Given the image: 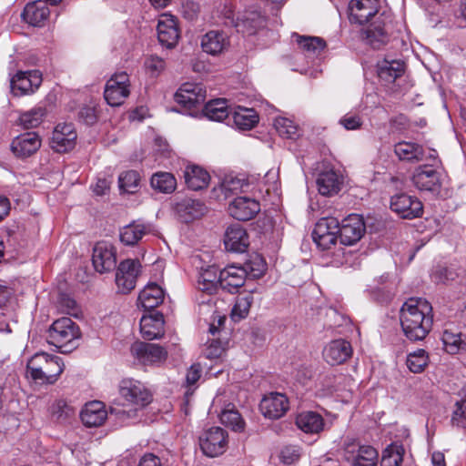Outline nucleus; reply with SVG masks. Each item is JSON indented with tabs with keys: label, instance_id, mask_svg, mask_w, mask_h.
<instances>
[{
	"label": "nucleus",
	"instance_id": "obj_40",
	"mask_svg": "<svg viewBox=\"0 0 466 466\" xmlns=\"http://www.w3.org/2000/svg\"><path fill=\"white\" fill-rule=\"evenodd\" d=\"M233 122L239 129H251L258 122V116L253 108L238 106L231 109Z\"/></svg>",
	"mask_w": 466,
	"mask_h": 466
},
{
	"label": "nucleus",
	"instance_id": "obj_16",
	"mask_svg": "<svg viewBox=\"0 0 466 466\" xmlns=\"http://www.w3.org/2000/svg\"><path fill=\"white\" fill-rule=\"evenodd\" d=\"M131 352L143 364H158L167 357V350L154 343L136 342Z\"/></svg>",
	"mask_w": 466,
	"mask_h": 466
},
{
	"label": "nucleus",
	"instance_id": "obj_21",
	"mask_svg": "<svg viewBox=\"0 0 466 466\" xmlns=\"http://www.w3.org/2000/svg\"><path fill=\"white\" fill-rule=\"evenodd\" d=\"M345 459L351 466H376L378 452L371 446L348 445L345 449Z\"/></svg>",
	"mask_w": 466,
	"mask_h": 466
},
{
	"label": "nucleus",
	"instance_id": "obj_18",
	"mask_svg": "<svg viewBox=\"0 0 466 466\" xmlns=\"http://www.w3.org/2000/svg\"><path fill=\"white\" fill-rule=\"evenodd\" d=\"M42 83L39 71L18 72L11 79V90L15 96H24L33 93Z\"/></svg>",
	"mask_w": 466,
	"mask_h": 466
},
{
	"label": "nucleus",
	"instance_id": "obj_2",
	"mask_svg": "<svg viewBox=\"0 0 466 466\" xmlns=\"http://www.w3.org/2000/svg\"><path fill=\"white\" fill-rule=\"evenodd\" d=\"M431 304L420 298H410L400 309V325L405 336L413 341L422 340L432 327Z\"/></svg>",
	"mask_w": 466,
	"mask_h": 466
},
{
	"label": "nucleus",
	"instance_id": "obj_63",
	"mask_svg": "<svg viewBox=\"0 0 466 466\" xmlns=\"http://www.w3.org/2000/svg\"><path fill=\"white\" fill-rule=\"evenodd\" d=\"M111 181L106 178H98L95 186L93 187L94 192L98 196L105 195L110 187Z\"/></svg>",
	"mask_w": 466,
	"mask_h": 466
},
{
	"label": "nucleus",
	"instance_id": "obj_46",
	"mask_svg": "<svg viewBox=\"0 0 466 466\" xmlns=\"http://www.w3.org/2000/svg\"><path fill=\"white\" fill-rule=\"evenodd\" d=\"M53 419L59 423H66L76 414V410L63 400H56L51 406Z\"/></svg>",
	"mask_w": 466,
	"mask_h": 466
},
{
	"label": "nucleus",
	"instance_id": "obj_52",
	"mask_svg": "<svg viewBox=\"0 0 466 466\" xmlns=\"http://www.w3.org/2000/svg\"><path fill=\"white\" fill-rule=\"evenodd\" d=\"M244 187H247V184H245L243 179L229 177L223 180L219 190L224 194L225 198H227L233 194L242 191Z\"/></svg>",
	"mask_w": 466,
	"mask_h": 466
},
{
	"label": "nucleus",
	"instance_id": "obj_39",
	"mask_svg": "<svg viewBox=\"0 0 466 466\" xmlns=\"http://www.w3.org/2000/svg\"><path fill=\"white\" fill-rule=\"evenodd\" d=\"M206 117L213 121H223L231 113L226 99L218 98L209 101L202 109Z\"/></svg>",
	"mask_w": 466,
	"mask_h": 466
},
{
	"label": "nucleus",
	"instance_id": "obj_36",
	"mask_svg": "<svg viewBox=\"0 0 466 466\" xmlns=\"http://www.w3.org/2000/svg\"><path fill=\"white\" fill-rule=\"evenodd\" d=\"M297 426L306 433H319L323 430L324 420L317 412L305 411L299 413L296 418Z\"/></svg>",
	"mask_w": 466,
	"mask_h": 466
},
{
	"label": "nucleus",
	"instance_id": "obj_30",
	"mask_svg": "<svg viewBox=\"0 0 466 466\" xmlns=\"http://www.w3.org/2000/svg\"><path fill=\"white\" fill-rule=\"evenodd\" d=\"M342 184L343 177L332 169L321 172L317 179L318 190L323 196L338 194Z\"/></svg>",
	"mask_w": 466,
	"mask_h": 466
},
{
	"label": "nucleus",
	"instance_id": "obj_10",
	"mask_svg": "<svg viewBox=\"0 0 466 466\" xmlns=\"http://www.w3.org/2000/svg\"><path fill=\"white\" fill-rule=\"evenodd\" d=\"M390 209L402 218L412 219L421 216L423 206L417 198L401 193L391 198Z\"/></svg>",
	"mask_w": 466,
	"mask_h": 466
},
{
	"label": "nucleus",
	"instance_id": "obj_60",
	"mask_svg": "<svg viewBox=\"0 0 466 466\" xmlns=\"http://www.w3.org/2000/svg\"><path fill=\"white\" fill-rule=\"evenodd\" d=\"M60 306L63 308V309L70 315L76 316L77 314V308L76 301L66 295L61 296L60 298Z\"/></svg>",
	"mask_w": 466,
	"mask_h": 466
},
{
	"label": "nucleus",
	"instance_id": "obj_64",
	"mask_svg": "<svg viewBox=\"0 0 466 466\" xmlns=\"http://www.w3.org/2000/svg\"><path fill=\"white\" fill-rule=\"evenodd\" d=\"M456 18L460 26H466V0H460V7Z\"/></svg>",
	"mask_w": 466,
	"mask_h": 466
},
{
	"label": "nucleus",
	"instance_id": "obj_47",
	"mask_svg": "<svg viewBox=\"0 0 466 466\" xmlns=\"http://www.w3.org/2000/svg\"><path fill=\"white\" fill-rule=\"evenodd\" d=\"M404 448L401 445H390L383 451L380 466H401Z\"/></svg>",
	"mask_w": 466,
	"mask_h": 466
},
{
	"label": "nucleus",
	"instance_id": "obj_23",
	"mask_svg": "<svg viewBox=\"0 0 466 466\" xmlns=\"http://www.w3.org/2000/svg\"><path fill=\"white\" fill-rule=\"evenodd\" d=\"M352 354V348L345 339H334L323 350L324 360L330 365H339L345 362Z\"/></svg>",
	"mask_w": 466,
	"mask_h": 466
},
{
	"label": "nucleus",
	"instance_id": "obj_22",
	"mask_svg": "<svg viewBox=\"0 0 466 466\" xmlns=\"http://www.w3.org/2000/svg\"><path fill=\"white\" fill-rule=\"evenodd\" d=\"M260 211V204L248 197H238L228 206L229 214L238 220H249Z\"/></svg>",
	"mask_w": 466,
	"mask_h": 466
},
{
	"label": "nucleus",
	"instance_id": "obj_38",
	"mask_svg": "<svg viewBox=\"0 0 466 466\" xmlns=\"http://www.w3.org/2000/svg\"><path fill=\"white\" fill-rule=\"evenodd\" d=\"M151 228L149 225L133 222L124 227L120 231V240L125 245H136L142 238L149 233Z\"/></svg>",
	"mask_w": 466,
	"mask_h": 466
},
{
	"label": "nucleus",
	"instance_id": "obj_33",
	"mask_svg": "<svg viewBox=\"0 0 466 466\" xmlns=\"http://www.w3.org/2000/svg\"><path fill=\"white\" fill-rule=\"evenodd\" d=\"M405 71V65L400 60L384 59L378 63V76L385 84H391L400 77Z\"/></svg>",
	"mask_w": 466,
	"mask_h": 466
},
{
	"label": "nucleus",
	"instance_id": "obj_41",
	"mask_svg": "<svg viewBox=\"0 0 466 466\" xmlns=\"http://www.w3.org/2000/svg\"><path fill=\"white\" fill-rule=\"evenodd\" d=\"M255 292L254 291H243L239 293L236 299V302L231 310V317L235 320H240L245 319L250 309L252 303L254 302Z\"/></svg>",
	"mask_w": 466,
	"mask_h": 466
},
{
	"label": "nucleus",
	"instance_id": "obj_34",
	"mask_svg": "<svg viewBox=\"0 0 466 466\" xmlns=\"http://www.w3.org/2000/svg\"><path fill=\"white\" fill-rule=\"evenodd\" d=\"M394 153L400 160L420 162L427 160L421 146L412 142L401 141L394 146Z\"/></svg>",
	"mask_w": 466,
	"mask_h": 466
},
{
	"label": "nucleus",
	"instance_id": "obj_37",
	"mask_svg": "<svg viewBox=\"0 0 466 466\" xmlns=\"http://www.w3.org/2000/svg\"><path fill=\"white\" fill-rule=\"evenodd\" d=\"M164 299V291L161 287L156 283L147 285L139 293L138 301L145 309H152L162 303Z\"/></svg>",
	"mask_w": 466,
	"mask_h": 466
},
{
	"label": "nucleus",
	"instance_id": "obj_6",
	"mask_svg": "<svg viewBox=\"0 0 466 466\" xmlns=\"http://www.w3.org/2000/svg\"><path fill=\"white\" fill-rule=\"evenodd\" d=\"M129 76L126 72L113 75L106 82L104 97L111 106H119L129 96Z\"/></svg>",
	"mask_w": 466,
	"mask_h": 466
},
{
	"label": "nucleus",
	"instance_id": "obj_59",
	"mask_svg": "<svg viewBox=\"0 0 466 466\" xmlns=\"http://www.w3.org/2000/svg\"><path fill=\"white\" fill-rule=\"evenodd\" d=\"M223 352L224 348L222 347L221 342L212 339L206 350V356L208 359H217L219 358Z\"/></svg>",
	"mask_w": 466,
	"mask_h": 466
},
{
	"label": "nucleus",
	"instance_id": "obj_13",
	"mask_svg": "<svg viewBox=\"0 0 466 466\" xmlns=\"http://www.w3.org/2000/svg\"><path fill=\"white\" fill-rule=\"evenodd\" d=\"M119 393L127 401L144 407L151 401V394L138 380L126 379L121 381Z\"/></svg>",
	"mask_w": 466,
	"mask_h": 466
},
{
	"label": "nucleus",
	"instance_id": "obj_27",
	"mask_svg": "<svg viewBox=\"0 0 466 466\" xmlns=\"http://www.w3.org/2000/svg\"><path fill=\"white\" fill-rule=\"evenodd\" d=\"M164 323L163 315L158 312L143 316L140 319L142 337L147 340L161 338L164 334Z\"/></svg>",
	"mask_w": 466,
	"mask_h": 466
},
{
	"label": "nucleus",
	"instance_id": "obj_28",
	"mask_svg": "<svg viewBox=\"0 0 466 466\" xmlns=\"http://www.w3.org/2000/svg\"><path fill=\"white\" fill-rule=\"evenodd\" d=\"M232 23L238 32L253 35L265 25V17L258 11L250 10L245 11L236 21L232 19Z\"/></svg>",
	"mask_w": 466,
	"mask_h": 466
},
{
	"label": "nucleus",
	"instance_id": "obj_1",
	"mask_svg": "<svg viewBox=\"0 0 466 466\" xmlns=\"http://www.w3.org/2000/svg\"><path fill=\"white\" fill-rule=\"evenodd\" d=\"M380 6V0H351L350 2V20L352 23L363 25L375 17L363 30V36L368 45L373 48H380L389 42L390 15L382 13L378 15Z\"/></svg>",
	"mask_w": 466,
	"mask_h": 466
},
{
	"label": "nucleus",
	"instance_id": "obj_55",
	"mask_svg": "<svg viewBox=\"0 0 466 466\" xmlns=\"http://www.w3.org/2000/svg\"><path fill=\"white\" fill-rule=\"evenodd\" d=\"M456 409L451 417V423L453 426L459 428L466 427V400L457 401Z\"/></svg>",
	"mask_w": 466,
	"mask_h": 466
},
{
	"label": "nucleus",
	"instance_id": "obj_62",
	"mask_svg": "<svg viewBox=\"0 0 466 466\" xmlns=\"http://www.w3.org/2000/svg\"><path fill=\"white\" fill-rule=\"evenodd\" d=\"M137 466H161V460L154 453H146L139 460Z\"/></svg>",
	"mask_w": 466,
	"mask_h": 466
},
{
	"label": "nucleus",
	"instance_id": "obj_57",
	"mask_svg": "<svg viewBox=\"0 0 466 466\" xmlns=\"http://www.w3.org/2000/svg\"><path fill=\"white\" fill-rule=\"evenodd\" d=\"M10 321L16 323L17 320L15 319V314L9 309H5L0 315V332L11 333L12 328Z\"/></svg>",
	"mask_w": 466,
	"mask_h": 466
},
{
	"label": "nucleus",
	"instance_id": "obj_42",
	"mask_svg": "<svg viewBox=\"0 0 466 466\" xmlns=\"http://www.w3.org/2000/svg\"><path fill=\"white\" fill-rule=\"evenodd\" d=\"M118 187L121 194H135L140 187V176L135 170H127L118 176Z\"/></svg>",
	"mask_w": 466,
	"mask_h": 466
},
{
	"label": "nucleus",
	"instance_id": "obj_31",
	"mask_svg": "<svg viewBox=\"0 0 466 466\" xmlns=\"http://www.w3.org/2000/svg\"><path fill=\"white\" fill-rule=\"evenodd\" d=\"M49 13L46 3L42 0H37L25 5L22 13V17L29 25L39 26L47 19Z\"/></svg>",
	"mask_w": 466,
	"mask_h": 466
},
{
	"label": "nucleus",
	"instance_id": "obj_12",
	"mask_svg": "<svg viewBox=\"0 0 466 466\" xmlns=\"http://www.w3.org/2000/svg\"><path fill=\"white\" fill-rule=\"evenodd\" d=\"M340 242L351 246L357 243L364 235L365 224L361 216L351 214L339 225Z\"/></svg>",
	"mask_w": 466,
	"mask_h": 466
},
{
	"label": "nucleus",
	"instance_id": "obj_20",
	"mask_svg": "<svg viewBox=\"0 0 466 466\" xmlns=\"http://www.w3.org/2000/svg\"><path fill=\"white\" fill-rule=\"evenodd\" d=\"M116 261V251L110 243L102 241L94 247L92 262L97 272L110 271L115 268Z\"/></svg>",
	"mask_w": 466,
	"mask_h": 466
},
{
	"label": "nucleus",
	"instance_id": "obj_35",
	"mask_svg": "<svg viewBox=\"0 0 466 466\" xmlns=\"http://www.w3.org/2000/svg\"><path fill=\"white\" fill-rule=\"evenodd\" d=\"M185 182L193 190H200L206 187L209 182V175L202 167L196 165H188L184 171Z\"/></svg>",
	"mask_w": 466,
	"mask_h": 466
},
{
	"label": "nucleus",
	"instance_id": "obj_51",
	"mask_svg": "<svg viewBox=\"0 0 466 466\" xmlns=\"http://www.w3.org/2000/svg\"><path fill=\"white\" fill-rule=\"evenodd\" d=\"M296 37L299 47L310 54H319L326 46V43L320 37L300 35H296Z\"/></svg>",
	"mask_w": 466,
	"mask_h": 466
},
{
	"label": "nucleus",
	"instance_id": "obj_45",
	"mask_svg": "<svg viewBox=\"0 0 466 466\" xmlns=\"http://www.w3.org/2000/svg\"><path fill=\"white\" fill-rule=\"evenodd\" d=\"M151 186L159 192L168 194L176 189L177 180L171 173L158 172L152 176Z\"/></svg>",
	"mask_w": 466,
	"mask_h": 466
},
{
	"label": "nucleus",
	"instance_id": "obj_58",
	"mask_svg": "<svg viewBox=\"0 0 466 466\" xmlns=\"http://www.w3.org/2000/svg\"><path fill=\"white\" fill-rule=\"evenodd\" d=\"M79 118L86 125H93L96 119V110L95 106H86L79 111Z\"/></svg>",
	"mask_w": 466,
	"mask_h": 466
},
{
	"label": "nucleus",
	"instance_id": "obj_32",
	"mask_svg": "<svg viewBox=\"0 0 466 466\" xmlns=\"http://www.w3.org/2000/svg\"><path fill=\"white\" fill-rule=\"evenodd\" d=\"M220 287V271L215 266L202 269L198 277L197 288L208 294L215 293Z\"/></svg>",
	"mask_w": 466,
	"mask_h": 466
},
{
	"label": "nucleus",
	"instance_id": "obj_61",
	"mask_svg": "<svg viewBox=\"0 0 466 466\" xmlns=\"http://www.w3.org/2000/svg\"><path fill=\"white\" fill-rule=\"evenodd\" d=\"M201 367L199 364H193L187 370L186 381L187 386L194 385L200 378Z\"/></svg>",
	"mask_w": 466,
	"mask_h": 466
},
{
	"label": "nucleus",
	"instance_id": "obj_19",
	"mask_svg": "<svg viewBox=\"0 0 466 466\" xmlns=\"http://www.w3.org/2000/svg\"><path fill=\"white\" fill-rule=\"evenodd\" d=\"M259 409L264 417L271 420L279 419L288 410L289 400L284 394L271 392L261 400Z\"/></svg>",
	"mask_w": 466,
	"mask_h": 466
},
{
	"label": "nucleus",
	"instance_id": "obj_43",
	"mask_svg": "<svg viewBox=\"0 0 466 466\" xmlns=\"http://www.w3.org/2000/svg\"><path fill=\"white\" fill-rule=\"evenodd\" d=\"M46 115V109L44 106H35L30 110L20 114L18 123L25 129L38 127Z\"/></svg>",
	"mask_w": 466,
	"mask_h": 466
},
{
	"label": "nucleus",
	"instance_id": "obj_48",
	"mask_svg": "<svg viewBox=\"0 0 466 466\" xmlns=\"http://www.w3.org/2000/svg\"><path fill=\"white\" fill-rule=\"evenodd\" d=\"M428 361L429 356L427 352L420 349L408 354L406 364L411 372L420 373L424 370L425 367L428 365Z\"/></svg>",
	"mask_w": 466,
	"mask_h": 466
},
{
	"label": "nucleus",
	"instance_id": "obj_5",
	"mask_svg": "<svg viewBox=\"0 0 466 466\" xmlns=\"http://www.w3.org/2000/svg\"><path fill=\"white\" fill-rule=\"evenodd\" d=\"M228 434L220 427H211L199 436L202 452L210 458L222 455L228 449Z\"/></svg>",
	"mask_w": 466,
	"mask_h": 466
},
{
	"label": "nucleus",
	"instance_id": "obj_25",
	"mask_svg": "<svg viewBox=\"0 0 466 466\" xmlns=\"http://www.w3.org/2000/svg\"><path fill=\"white\" fill-rule=\"evenodd\" d=\"M224 244L227 249L243 253L248 247V236L242 226L238 224L229 226L225 233Z\"/></svg>",
	"mask_w": 466,
	"mask_h": 466
},
{
	"label": "nucleus",
	"instance_id": "obj_3",
	"mask_svg": "<svg viewBox=\"0 0 466 466\" xmlns=\"http://www.w3.org/2000/svg\"><path fill=\"white\" fill-rule=\"evenodd\" d=\"M65 369L62 359L46 352H37L30 358L26 366V374L39 384L56 383Z\"/></svg>",
	"mask_w": 466,
	"mask_h": 466
},
{
	"label": "nucleus",
	"instance_id": "obj_9",
	"mask_svg": "<svg viewBox=\"0 0 466 466\" xmlns=\"http://www.w3.org/2000/svg\"><path fill=\"white\" fill-rule=\"evenodd\" d=\"M140 268L137 259H126L119 264L116 273V284L119 292L127 294L135 289Z\"/></svg>",
	"mask_w": 466,
	"mask_h": 466
},
{
	"label": "nucleus",
	"instance_id": "obj_17",
	"mask_svg": "<svg viewBox=\"0 0 466 466\" xmlns=\"http://www.w3.org/2000/svg\"><path fill=\"white\" fill-rule=\"evenodd\" d=\"M42 145V139L36 132H26L15 137L11 143V150L20 158L34 155Z\"/></svg>",
	"mask_w": 466,
	"mask_h": 466
},
{
	"label": "nucleus",
	"instance_id": "obj_44",
	"mask_svg": "<svg viewBox=\"0 0 466 466\" xmlns=\"http://www.w3.org/2000/svg\"><path fill=\"white\" fill-rule=\"evenodd\" d=\"M220 421L227 427L231 428L235 431H243L245 429V421L234 406L228 405L220 415Z\"/></svg>",
	"mask_w": 466,
	"mask_h": 466
},
{
	"label": "nucleus",
	"instance_id": "obj_54",
	"mask_svg": "<svg viewBox=\"0 0 466 466\" xmlns=\"http://www.w3.org/2000/svg\"><path fill=\"white\" fill-rule=\"evenodd\" d=\"M339 124L347 130H357L361 127L363 120L360 115L350 112L339 119Z\"/></svg>",
	"mask_w": 466,
	"mask_h": 466
},
{
	"label": "nucleus",
	"instance_id": "obj_11",
	"mask_svg": "<svg viewBox=\"0 0 466 466\" xmlns=\"http://www.w3.org/2000/svg\"><path fill=\"white\" fill-rule=\"evenodd\" d=\"M159 43L167 48H173L178 43L180 31L176 16L165 13L162 14L157 26Z\"/></svg>",
	"mask_w": 466,
	"mask_h": 466
},
{
	"label": "nucleus",
	"instance_id": "obj_8",
	"mask_svg": "<svg viewBox=\"0 0 466 466\" xmlns=\"http://www.w3.org/2000/svg\"><path fill=\"white\" fill-rule=\"evenodd\" d=\"M206 88L202 84L185 83L176 92L175 101L186 109L198 108L206 99Z\"/></svg>",
	"mask_w": 466,
	"mask_h": 466
},
{
	"label": "nucleus",
	"instance_id": "obj_29",
	"mask_svg": "<svg viewBox=\"0 0 466 466\" xmlns=\"http://www.w3.org/2000/svg\"><path fill=\"white\" fill-rule=\"evenodd\" d=\"M229 46L228 35L218 30H211L201 39L202 50L209 55L217 56L224 52Z\"/></svg>",
	"mask_w": 466,
	"mask_h": 466
},
{
	"label": "nucleus",
	"instance_id": "obj_4",
	"mask_svg": "<svg viewBox=\"0 0 466 466\" xmlns=\"http://www.w3.org/2000/svg\"><path fill=\"white\" fill-rule=\"evenodd\" d=\"M80 337L78 326L69 318H61L53 322L48 329L47 341L61 352L71 351L74 342Z\"/></svg>",
	"mask_w": 466,
	"mask_h": 466
},
{
	"label": "nucleus",
	"instance_id": "obj_7",
	"mask_svg": "<svg viewBox=\"0 0 466 466\" xmlns=\"http://www.w3.org/2000/svg\"><path fill=\"white\" fill-rule=\"evenodd\" d=\"M338 233L339 220L333 217L322 218L315 225L312 238L319 248L329 249L336 243Z\"/></svg>",
	"mask_w": 466,
	"mask_h": 466
},
{
	"label": "nucleus",
	"instance_id": "obj_14",
	"mask_svg": "<svg viewBox=\"0 0 466 466\" xmlns=\"http://www.w3.org/2000/svg\"><path fill=\"white\" fill-rule=\"evenodd\" d=\"M76 137L73 124H58L53 131L50 146L56 152L65 153L75 147Z\"/></svg>",
	"mask_w": 466,
	"mask_h": 466
},
{
	"label": "nucleus",
	"instance_id": "obj_56",
	"mask_svg": "<svg viewBox=\"0 0 466 466\" xmlns=\"http://www.w3.org/2000/svg\"><path fill=\"white\" fill-rule=\"evenodd\" d=\"M299 458V450L295 446H287L280 451V460L285 464H291Z\"/></svg>",
	"mask_w": 466,
	"mask_h": 466
},
{
	"label": "nucleus",
	"instance_id": "obj_15",
	"mask_svg": "<svg viewBox=\"0 0 466 466\" xmlns=\"http://www.w3.org/2000/svg\"><path fill=\"white\" fill-rule=\"evenodd\" d=\"M412 183L419 190L437 192L441 187V174L428 165L419 166L412 175Z\"/></svg>",
	"mask_w": 466,
	"mask_h": 466
},
{
	"label": "nucleus",
	"instance_id": "obj_53",
	"mask_svg": "<svg viewBox=\"0 0 466 466\" xmlns=\"http://www.w3.org/2000/svg\"><path fill=\"white\" fill-rule=\"evenodd\" d=\"M146 69L153 76H159L166 68V62L157 56H150L145 61Z\"/></svg>",
	"mask_w": 466,
	"mask_h": 466
},
{
	"label": "nucleus",
	"instance_id": "obj_49",
	"mask_svg": "<svg viewBox=\"0 0 466 466\" xmlns=\"http://www.w3.org/2000/svg\"><path fill=\"white\" fill-rule=\"evenodd\" d=\"M441 339L445 350L450 354H456L461 350L466 348V343L461 339V333L446 329L442 334Z\"/></svg>",
	"mask_w": 466,
	"mask_h": 466
},
{
	"label": "nucleus",
	"instance_id": "obj_24",
	"mask_svg": "<svg viewBox=\"0 0 466 466\" xmlns=\"http://www.w3.org/2000/svg\"><path fill=\"white\" fill-rule=\"evenodd\" d=\"M247 278V268L235 265L226 267L220 270V287L228 292L242 287Z\"/></svg>",
	"mask_w": 466,
	"mask_h": 466
},
{
	"label": "nucleus",
	"instance_id": "obj_26",
	"mask_svg": "<svg viewBox=\"0 0 466 466\" xmlns=\"http://www.w3.org/2000/svg\"><path fill=\"white\" fill-rule=\"evenodd\" d=\"M83 424L86 427H99L107 418V411L103 402L94 400L85 405L80 413Z\"/></svg>",
	"mask_w": 466,
	"mask_h": 466
},
{
	"label": "nucleus",
	"instance_id": "obj_50",
	"mask_svg": "<svg viewBox=\"0 0 466 466\" xmlns=\"http://www.w3.org/2000/svg\"><path fill=\"white\" fill-rule=\"evenodd\" d=\"M274 127L282 137L295 139L299 137V127L289 118H276L274 121Z\"/></svg>",
	"mask_w": 466,
	"mask_h": 466
}]
</instances>
